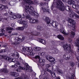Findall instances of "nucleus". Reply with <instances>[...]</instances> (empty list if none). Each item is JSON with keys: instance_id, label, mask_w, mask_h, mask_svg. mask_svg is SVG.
Listing matches in <instances>:
<instances>
[{"instance_id": "c756f323", "label": "nucleus", "mask_w": 79, "mask_h": 79, "mask_svg": "<svg viewBox=\"0 0 79 79\" xmlns=\"http://www.w3.org/2000/svg\"><path fill=\"white\" fill-rule=\"evenodd\" d=\"M69 65L71 66L72 67H73L75 65V63L72 61H71L69 62Z\"/></svg>"}, {"instance_id": "dca6fc26", "label": "nucleus", "mask_w": 79, "mask_h": 79, "mask_svg": "<svg viewBox=\"0 0 79 79\" xmlns=\"http://www.w3.org/2000/svg\"><path fill=\"white\" fill-rule=\"evenodd\" d=\"M23 17H22V16H21V15H18L16 16L14 15L13 16V18L15 19H16V18H24V14H23Z\"/></svg>"}, {"instance_id": "8fccbe9b", "label": "nucleus", "mask_w": 79, "mask_h": 79, "mask_svg": "<svg viewBox=\"0 0 79 79\" xmlns=\"http://www.w3.org/2000/svg\"><path fill=\"white\" fill-rule=\"evenodd\" d=\"M15 79H23L22 77H16Z\"/></svg>"}, {"instance_id": "e433bc0d", "label": "nucleus", "mask_w": 79, "mask_h": 79, "mask_svg": "<svg viewBox=\"0 0 79 79\" xmlns=\"http://www.w3.org/2000/svg\"><path fill=\"white\" fill-rule=\"evenodd\" d=\"M71 35H72V39L73 38H74V35H75V33L73 31H72L71 33Z\"/></svg>"}, {"instance_id": "7ed1b4c3", "label": "nucleus", "mask_w": 79, "mask_h": 79, "mask_svg": "<svg viewBox=\"0 0 79 79\" xmlns=\"http://www.w3.org/2000/svg\"><path fill=\"white\" fill-rule=\"evenodd\" d=\"M63 47L64 50L66 51H68L69 53H73V55H76V53L75 52L73 51V49L71 48V45L69 44H65L63 46Z\"/></svg>"}, {"instance_id": "37998d69", "label": "nucleus", "mask_w": 79, "mask_h": 79, "mask_svg": "<svg viewBox=\"0 0 79 79\" xmlns=\"http://www.w3.org/2000/svg\"><path fill=\"white\" fill-rule=\"evenodd\" d=\"M9 13L10 15H13V12L10 10H9L8 12Z\"/></svg>"}, {"instance_id": "20e7f679", "label": "nucleus", "mask_w": 79, "mask_h": 79, "mask_svg": "<svg viewBox=\"0 0 79 79\" xmlns=\"http://www.w3.org/2000/svg\"><path fill=\"white\" fill-rule=\"evenodd\" d=\"M19 23H20L21 24L23 25L24 26L22 27H18L17 28V30H19L20 31H23L24 29L25 28H27V22L26 21L23 20L22 21L21 20L19 21Z\"/></svg>"}, {"instance_id": "13d9d810", "label": "nucleus", "mask_w": 79, "mask_h": 79, "mask_svg": "<svg viewBox=\"0 0 79 79\" xmlns=\"http://www.w3.org/2000/svg\"><path fill=\"white\" fill-rule=\"evenodd\" d=\"M10 19H11V20H14V19H15L13 18V16L10 17Z\"/></svg>"}, {"instance_id": "f03ea898", "label": "nucleus", "mask_w": 79, "mask_h": 79, "mask_svg": "<svg viewBox=\"0 0 79 79\" xmlns=\"http://www.w3.org/2000/svg\"><path fill=\"white\" fill-rule=\"evenodd\" d=\"M57 9L61 11H64V10H66L67 11L70 12L71 13L70 15V17L71 18H74V16H75L76 14L74 13L73 10H71V7L69 6H67L64 7V4L62 2V1L60 0H58L56 3V6Z\"/></svg>"}, {"instance_id": "6ab92c4d", "label": "nucleus", "mask_w": 79, "mask_h": 79, "mask_svg": "<svg viewBox=\"0 0 79 79\" xmlns=\"http://www.w3.org/2000/svg\"><path fill=\"white\" fill-rule=\"evenodd\" d=\"M39 40L40 42L42 43V44H44V45H46V44H47L46 41H45V40H44L42 39H39Z\"/></svg>"}, {"instance_id": "a19ab883", "label": "nucleus", "mask_w": 79, "mask_h": 79, "mask_svg": "<svg viewBox=\"0 0 79 79\" xmlns=\"http://www.w3.org/2000/svg\"><path fill=\"white\" fill-rule=\"evenodd\" d=\"M16 71H17V72H18L19 73L20 71H21V69L19 68L18 69H16Z\"/></svg>"}, {"instance_id": "79ce46f5", "label": "nucleus", "mask_w": 79, "mask_h": 79, "mask_svg": "<svg viewBox=\"0 0 79 79\" xmlns=\"http://www.w3.org/2000/svg\"><path fill=\"white\" fill-rule=\"evenodd\" d=\"M51 66V64H48L46 65V68H49V67H50Z\"/></svg>"}, {"instance_id": "0e129e2a", "label": "nucleus", "mask_w": 79, "mask_h": 79, "mask_svg": "<svg viewBox=\"0 0 79 79\" xmlns=\"http://www.w3.org/2000/svg\"><path fill=\"white\" fill-rule=\"evenodd\" d=\"M78 61L79 62V57H78L77 58Z\"/></svg>"}, {"instance_id": "a878e982", "label": "nucleus", "mask_w": 79, "mask_h": 79, "mask_svg": "<svg viewBox=\"0 0 79 79\" xmlns=\"http://www.w3.org/2000/svg\"><path fill=\"white\" fill-rule=\"evenodd\" d=\"M37 29L39 31H42L43 30L44 28L43 27L40 26H38L37 27Z\"/></svg>"}, {"instance_id": "2f4dec72", "label": "nucleus", "mask_w": 79, "mask_h": 79, "mask_svg": "<svg viewBox=\"0 0 79 79\" xmlns=\"http://www.w3.org/2000/svg\"><path fill=\"white\" fill-rule=\"evenodd\" d=\"M27 55H34L35 54L34 53L32 52H27Z\"/></svg>"}, {"instance_id": "f704fd0d", "label": "nucleus", "mask_w": 79, "mask_h": 79, "mask_svg": "<svg viewBox=\"0 0 79 79\" xmlns=\"http://www.w3.org/2000/svg\"><path fill=\"white\" fill-rule=\"evenodd\" d=\"M40 62V63H44L45 62V60H43V59H42L41 58H39V59Z\"/></svg>"}, {"instance_id": "cd10ccee", "label": "nucleus", "mask_w": 79, "mask_h": 79, "mask_svg": "<svg viewBox=\"0 0 79 79\" xmlns=\"http://www.w3.org/2000/svg\"><path fill=\"white\" fill-rule=\"evenodd\" d=\"M22 79H27V76L24 74H22Z\"/></svg>"}, {"instance_id": "680f3d73", "label": "nucleus", "mask_w": 79, "mask_h": 79, "mask_svg": "<svg viewBox=\"0 0 79 79\" xmlns=\"http://www.w3.org/2000/svg\"><path fill=\"white\" fill-rule=\"evenodd\" d=\"M69 41L70 42H73V40L70 39V40H69Z\"/></svg>"}, {"instance_id": "a18cd8bd", "label": "nucleus", "mask_w": 79, "mask_h": 79, "mask_svg": "<svg viewBox=\"0 0 79 79\" xmlns=\"http://www.w3.org/2000/svg\"><path fill=\"white\" fill-rule=\"evenodd\" d=\"M4 32L5 30L3 29H1V30H0V32Z\"/></svg>"}, {"instance_id": "bb28decb", "label": "nucleus", "mask_w": 79, "mask_h": 79, "mask_svg": "<svg viewBox=\"0 0 79 79\" xmlns=\"http://www.w3.org/2000/svg\"><path fill=\"white\" fill-rule=\"evenodd\" d=\"M2 71L4 72V73H8V70L6 68L3 69L2 70Z\"/></svg>"}, {"instance_id": "39448f33", "label": "nucleus", "mask_w": 79, "mask_h": 79, "mask_svg": "<svg viewBox=\"0 0 79 79\" xmlns=\"http://www.w3.org/2000/svg\"><path fill=\"white\" fill-rule=\"evenodd\" d=\"M27 14L26 15H25L26 18L30 20L29 22L30 23L34 24L35 23H39V21L37 19H32L31 18H30L29 15V14H31V13H30L29 15L27 13ZM31 15H32L31 14Z\"/></svg>"}, {"instance_id": "052dcab7", "label": "nucleus", "mask_w": 79, "mask_h": 79, "mask_svg": "<svg viewBox=\"0 0 79 79\" xmlns=\"http://www.w3.org/2000/svg\"><path fill=\"white\" fill-rule=\"evenodd\" d=\"M68 4H69L70 5H71V4H72V3L69 1H68Z\"/></svg>"}, {"instance_id": "0eeeda50", "label": "nucleus", "mask_w": 79, "mask_h": 79, "mask_svg": "<svg viewBox=\"0 0 79 79\" xmlns=\"http://www.w3.org/2000/svg\"><path fill=\"white\" fill-rule=\"evenodd\" d=\"M24 39H25V38L24 36H23L21 39L19 38H18V37H16L14 39L15 42L14 44H15V45L19 44V42H21V41H23V40H24Z\"/></svg>"}, {"instance_id": "4c0bfd02", "label": "nucleus", "mask_w": 79, "mask_h": 79, "mask_svg": "<svg viewBox=\"0 0 79 79\" xmlns=\"http://www.w3.org/2000/svg\"><path fill=\"white\" fill-rule=\"evenodd\" d=\"M6 52V50H5V49H3L1 50H0V53H5Z\"/></svg>"}, {"instance_id": "b1692460", "label": "nucleus", "mask_w": 79, "mask_h": 79, "mask_svg": "<svg viewBox=\"0 0 79 79\" xmlns=\"http://www.w3.org/2000/svg\"><path fill=\"white\" fill-rule=\"evenodd\" d=\"M57 37L59 39L61 40H63L64 39L63 36H62L61 35H58L57 36Z\"/></svg>"}, {"instance_id": "5701e85b", "label": "nucleus", "mask_w": 79, "mask_h": 79, "mask_svg": "<svg viewBox=\"0 0 79 79\" xmlns=\"http://www.w3.org/2000/svg\"><path fill=\"white\" fill-rule=\"evenodd\" d=\"M6 8V6H4V5H3L2 4L0 5V9L1 10H2L3 9H5V8Z\"/></svg>"}, {"instance_id": "423d86ee", "label": "nucleus", "mask_w": 79, "mask_h": 79, "mask_svg": "<svg viewBox=\"0 0 79 79\" xmlns=\"http://www.w3.org/2000/svg\"><path fill=\"white\" fill-rule=\"evenodd\" d=\"M75 24H76V22L74 21L73 19H70L68 22V26H69V27H72L75 29V28H76Z\"/></svg>"}, {"instance_id": "393cba45", "label": "nucleus", "mask_w": 79, "mask_h": 79, "mask_svg": "<svg viewBox=\"0 0 79 79\" xmlns=\"http://www.w3.org/2000/svg\"><path fill=\"white\" fill-rule=\"evenodd\" d=\"M41 50L42 48L39 47H36L34 48V50H35V51H37L38 52L40 51V50Z\"/></svg>"}, {"instance_id": "473e14b6", "label": "nucleus", "mask_w": 79, "mask_h": 79, "mask_svg": "<svg viewBox=\"0 0 79 79\" xmlns=\"http://www.w3.org/2000/svg\"><path fill=\"white\" fill-rule=\"evenodd\" d=\"M6 30L7 31H12V30H13V28L11 27H7L6 28Z\"/></svg>"}, {"instance_id": "de8ad7c7", "label": "nucleus", "mask_w": 79, "mask_h": 79, "mask_svg": "<svg viewBox=\"0 0 79 79\" xmlns=\"http://www.w3.org/2000/svg\"><path fill=\"white\" fill-rule=\"evenodd\" d=\"M34 2L35 4H39V2L35 0Z\"/></svg>"}, {"instance_id": "338daca9", "label": "nucleus", "mask_w": 79, "mask_h": 79, "mask_svg": "<svg viewBox=\"0 0 79 79\" xmlns=\"http://www.w3.org/2000/svg\"><path fill=\"white\" fill-rule=\"evenodd\" d=\"M56 79H60V77H57V78H56Z\"/></svg>"}, {"instance_id": "c85d7f7f", "label": "nucleus", "mask_w": 79, "mask_h": 79, "mask_svg": "<svg viewBox=\"0 0 79 79\" xmlns=\"http://www.w3.org/2000/svg\"><path fill=\"white\" fill-rule=\"evenodd\" d=\"M48 61L51 63H52V62H53L55 61V59L52 56V58H50Z\"/></svg>"}, {"instance_id": "09e8293b", "label": "nucleus", "mask_w": 79, "mask_h": 79, "mask_svg": "<svg viewBox=\"0 0 79 79\" xmlns=\"http://www.w3.org/2000/svg\"><path fill=\"white\" fill-rule=\"evenodd\" d=\"M20 62L22 64H24V61L23 60V59H21Z\"/></svg>"}, {"instance_id": "603ef678", "label": "nucleus", "mask_w": 79, "mask_h": 79, "mask_svg": "<svg viewBox=\"0 0 79 79\" xmlns=\"http://www.w3.org/2000/svg\"><path fill=\"white\" fill-rule=\"evenodd\" d=\"M12 35H18V33H12Z\"/></svg>"}, {"instance_id": "f3484780", "label": "nucleus", "mask_w": 79, "mask_h": 79, "mask_svg": "<svg viewBox=\"0 0 79 79\" xmlns=\"http://www.w3.org/2000/svg\"><path fill=\"white\" fill-rule=\"evenodd\" d=\"M71 77H68L67 79H76V77L75 76V75L73 73H72L71 74Z\"/></svg>"}, {"instance_id": "aec40b11", "label": "nucleus", "mask_w": 79, "mask_h": 79, "mask_svg": "<svg viewBox=\"0 0 79 79\" xmlns=\"http://www.w3.org/2000/svg\"><path fill=\"white\" fill-rule=\"evenodd\" d=\"M60 31L62 34H64V35H67L69 34V33H66V32H65V30H64V29H60Z\"/></svg>"}, {"instance_id": "1a4fd4ad", "label": "nucleus", "mask_w": 79, "mask_h": 79, "mask_svg": "<svg viewBox=\"0 0 79 79\" xmlns=\"http://www.w3.org/2000/svg\"><path fill=\"white\" fill-rule=\"evenodd\" d=\"M1 56H2V58H4V59H5L6 61H9V62H11V61L12 62H15L16 61V59L15 58L11 59L9 58V57H6V56L5 55Z\"/></svg>"}, {"instance_id": "412c9836", "label": "nucleus", "mask_w": 79, "mask_h": 79, "mask_svg": "<svg viewBox=\"0 0 79 79\" xmlns=\"http://www.w3.org/2000/svg\"><path fill=\"white\" fill-rule=\"evenodd\" d=\"M12 76L14 77H18L19 76V73L16 72H13L11 73Z\"/></svg>"}, {"instance_id": "69168bd1", "label": "nucleus", "mask_w": 79, "mask_h": 79, "mask_svg": "<svg viewBox=\"0 0 79 79\" xmlns=\"http://www.w3.org/2000/svg\"><path fill=\"white\" fill-rule=\"evenodd\" d=\"M43 79H48V78L47 77H44V78Z\"/></svg>"}, {"instance_id": "2eb2a0df", "label": "nucleus", "mask_w": 79, "mask_h": 79, "mask_svg": "<svg viewBox=\"0 0 79 79\" xmlns=\"http://www.w3.org/2000/svg\"><path fill=\"white\" fill-rule=\"evenodd\" d=\"M40 33L39 32H32L31 33V35L30 36V37H31V38L32 37V35H35V36H37V35H40Z\"/></svg>"}, {"instance_id": "774afa93", "label": "nucleus", "mask_w": 79, "mask_h": 79, "mask_svg": "<svg viewBox=\"0 0 79 79\" xmlns=\"http://www.w3.org/2000/svg\"><path fill=\"white\" fill-rule=\"evenodd\" d=\"M11 67H12V68H14L15 67V65H12Z\"/></svg>"}, {"instance_id": "5fc2aeb1", "label": "nucleus", "mask_w": 79, "mask_h": 79, "mask_svg": "<svg viewBox=\"0 0 79 79\" xmlns=\"http://www.w3.org/2000/svg\"><path fill=\"white\" fill-rule=\"evenodd\" d=\"M6 0H2V2L3 3H5V2H6Z\"/></svg>"}, {"instance_id": "bf43d9fd", "label": "nucleus", "mask_w": 79, "mask_h": 79, "mask_svg": "<svg viewBox=\"0 0 79 79\" xmlns=\"http://www.w3.org/2000/svg\"><path fill=\"white\" fill-rule=\"evenodd\" d=\"M11 26L12 27H14V26H15V23H12Z\"/></svg>"}, {"instance_id": "f8f14e48", "label": "nucleus", "mask_w": 79, "mask_h": 79, "mask_svg": "<svg viewBox=\"0 0 79 79\" xmlns=\"http://www.w3.org/2000/svg\"><path fill=\"white\" fill-rule=\"evenodd\" d=\"M42 70L41 73L43 75H44L46 76H47L49 75V74L45 71V69H44V68H42Z\"/></svg>"}, {"instance_id": "ddd939ff", "label": "nucleus", "mask_w": 79, "mask_h": 79, "mask_svg": "<svg viewBox=\"0 0 79 79\" xmlns=\"http://www.w3.org/2000/svg\"><path fill=\"white\" fill-rule=\"evenodd\" d=\"M44 19L46 21V22L47 23V26H48V24H49V23H50V21L51 20L49 19L47 17H44Z\"/></svg>"}, {"instance_id": "72a5a7b5", "label": "nucleus", "mask_w": 79, "mask_h": 79, "mask_svg": "<svg viewBox=\"0 0 79 79\" xmlns=\"http://www.w3.org/2000/svg\"><path fill=\"white\" fill-rule=\"evenodd\" d=\"M57 71L58 73H59L60 74H61V71H60V70L58 69H54V71Z\"/></svg>"}, {"instance_id": "6e6552de", "label": "nucleus", "mask_w": 79, "mask_h": 79, "mask_svg": "<svg viewBox=\"0 0 79 79\" xmlns=\"http://www.w3.org/2000/svg\"><path fill=\"white\" fill-rule=\"evenodd\" d=\"M33 49L31 47H27V48H23L22 51L23 53H25L26 52H27V53L28 52H32Z\"/></svg>"}, {"instance_id": "e2e57ef3", "label": "nucleus", "mask_w": 79, "mask_h": 79, "mask_svg": "<svg viewBox=\"0 0 79 79\" xmlns=\"http://www.w3.org/2000/svg\"><path fill=\"white\" fill-rule=\"evenodd\" d=\"M41 65L42 66H44V63H41Z\"/></svg>"}, {"instance_id": "f257e3e1", "label": "nucleus", "mask_w": 79, "mask_h": 79, "mask_svg": "<svg viewBox=\"0 0 79 79\" xmlns=\"http://www.w3.org/2000/svg\"><path fill=\"white\" fill-rule=\"evenodd\" d=\"M31 3H33V2L30 1L28 0H25L24 3H23L24 6L25 7V11L28 15L31 13L32 16H34L35 18L39 17V15L35 11H33V7L31 6L30 4Z\"/></svg>"}, {"instance_id": "4be33fe9", "label": "nucleus", "mask_w": 79, "mask_h": 79, "mask_svg": "<svg viewBox=\"0 0 79 79\" xmlns=\"http://www.w3.org/2000/svg\"><path fill=\"white\" fill-rule=\"evenodd\" d=\"M41 10H42L43 12H48V13H50L48 10L46 9L44 7H41Z\"/></svg>"}, {"instance_id": "4d7b16f0", "label": "nucleus", "mask_w": 79, "mask_h": 79, "mask_svg": "<svg viewBox=\"0 0 79 79\" xmlns=\"http://www.w3.org/2000/svg\"><path fill=\"white\" fill-rule=\"evenodd\" d=\"M75 16L76 17V18H78L79 19V15H77V14L75 15Z\"/></svg>"}, {"instance_id": "a211bd4d", "label": "nucleus", "mask_w": 79, "mask_h": 79, "mask_svg": "<svg viewBox=\"0 0 79 79\" xmlns=\"http://www.w3.org/2000/svg\"><path fill=\"white\" fill-rule=\"evenodd\" d=\"M30 67H29V66L27 64H26V67L27 68V70H28L30 72H32V70L30 68Z\"/></svg>"}, {"instance_id": "9d476101", "label": "nucleus", "mask_w": 79, "mask_h": 79, "mask_svg": "<svg viewBox=\"0 0 79 79\" xmlns=\"http://www.w3.org/2000/svg\"><path fill=\"white\" fill-rule=\"evenodd\" d=\"M58 23L56 22H55L53 20H51L50 23L49 24H48V26H52L53 27H56L57 26Z\"/></svg>"}, {"instance_id": "6e6d98bb", "label": "nucleus", "mask_w": 79, "mask_h": 79, "mask_svg": "<svg viewBox=\"0 0 79 79\" xmlns=\"http://www.w3.org/2000/svg\"><path fill=\"white\" fill-rule=\"evenodd\" d=\"M5 35L4 33H0V36H3V35Z\"/></svg>"}, {"instance_id": "49530a36", "label": "nucleus", "mask_w": 79, "mask_h": 79, "mask_svg": "<svg viewBox=\"0 0 79 79\" xmlns=\"http://www.w3.org/2000/svg\"><path fill=\"white\" fill-rule=\"evenodd\" d=\"M72 6L73 8H76V7L77 6H76V5L75 4H73V5Z\"/></svg>"}, {"instance_id": "58836bf2", "label": "nucleus", "mask_w": 79, "mask_h": 79, "mask_svg": "<svg viewBox=\"0 0 79 79\" xmlns=\"http://www.w3.org/2000/svg\"><path fill=\"white\" fill-rule=\"evenodd\" d=\"M52 44L53 46H52V48H53L54 46H55V42L53 41H52Z\"/></svg>"}, {"instance_id": "7c9ffc66", "label": "nucleus", "mask_w": 79, "mask_h": 79, "mask_svg": "<svg viewBox=\"0 0 79 79\" xmlns=\"http://www.w3.org/2000/svg\"><path fill=\"white\" fill-rule=\"evenodd\" d=\"M46 60H48V61L49 60L50 58H52V56H46Z\"/></svg>"}, {"instance_id": "4468645a", "label": "nucleus", "mask_w": 79, "mask_h": 79, "mask_svg": "<svg viewBox=\"0 0 79 79\" xmlns=\"http://www.w3.org/2000/svg\"><path fill=\"white\" fill-rule=\"evenodd\" d=\"M73 44H74L75 46L78 47V48L77 51L79 52V38H77V42H74L73 43Z\"/></svg>"}, {"instance_id": "9b49d317", "label": "nucleus", "mask_w": 79, "mask_h": 79, "mask_svg": "<svg viewBox=\"0 0 79 79\" xmlns=\"http://www.w3.org/2000/svg\"><path fill=\"white\" fill-rule=\"evenodd\" d=\"M46 71H48V72H49L51 74L52 77H56V75H55V73L53 72H52L51 71V70L46 68L45 69Z\"/></svg>"}, {"instance_id": "3c124183", "label": "nucleus", "mask_w": 79, "mask_h": 79, "mask_svg": "<svg viewBox=\"0 0 79 79\" xmlns=\"http://www.w3.org/2000/svg\"><path fill=\"white\" fill-rule=\"evenodd\" d=\"M39 54H40V55H41V56H44V53L42 52L41 53H39Z\"/></svg>"}, {"instance_id": "ea45409f", "label": "nucleus", "mask_w": 79, "mask_h": 79, "mask_svg": "<svg viewBox=\"0 0 79 79\" xmlns=\"http://www.w3.org/2000/svg\"><path fill=\"white\" fill-rule=\"evenodd\" d=\"M31 75L33 76H35L36 74L34 72H32L31 73Z\"/></svg>"}, {"instance_id": "c9c22d12", "label": "nucleus", "mask_w": 79, "mask_h": 79, "mask_svg": "<svg viewBox=\"0 0 79 79\" xmlns=\"http://www.w3.org/2000/svg\"><path fill=\"white\" fill-rule=\"evenodd\" d=\"M17 64V65L18 67H20L21 66V64L18 61H17L16 63Z\"/></svg>"}, {"instance_id": "864d4df0", "label": "nucleus", "mask_w": 79, "mask_h": 79, "mask_svg": "<svg viewBox=\"0 0 79 79\" xmlns=\"http://www.w3.org/2000/svg\"><path fill=\"white\" fill-rule=\"evenodd\" d=\"M58 50L56 49L55 50V52H54V53H58Z\"/></svg>"}, {"instance_id": "c03bdc74", "label": "nucleus", "mask_w": 79, "mask_h": 79, "mask_svg": "<svg viewBox=\"0 0 79 79\" xmlns=\"http://www.w3.org/2000/svg\"><path fill=\"white\" fill-rule=\"evenodd\" d=\"M35 59H39L40 58V56H37L35 57Z\"/></svg>"}]
</instances>
